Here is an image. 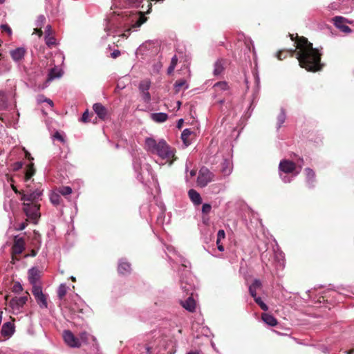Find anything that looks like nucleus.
Instances as JSON below:
<instances>
[{"mask_svg": "<svg viewBox=\"0 0 354 354\" xmlns=\"http://www.w3.org/2000/svg\"><path fill=\"white\" fill-rule=\"evenodd\" d=\"M26 50L24 47H19L10 51V55L15 62L22 60L25 56Z\"/></svg>", "mask_w": 354, "mask_h": 354, "instance_id": "13", "label": "nucleus"}, {"mask_svg": "<svg viewBox=\"0 0 354 354\" xmlns=\"http://www.w3.org/2000/svg\"><path fill=\"white\" fill-rule=\"evenodd\" d=\"M39 271L37 268H32L28 271V279L32 287L34 285H37V281L39 279Z\"/></svg>", "mask_w": 354, "mask_h": 354, "instance_id": "18", "label": "nucleus"}, {"mask_svg": "<svg viewBox=\"0 0 354 354\" xmlns=\"http://www.w3.org/2000/svg\"><path fill=\"white\" fill-rule=\"evenodd\" d=\"M255 302L261 307V308L264 310L267 311L268 310V306L263 301L261 298L260 297H257V294H255V296H252Z\"/></svg>", "mask_w": 354, "mask_h": 354, "instance_id": "34", "label": "nucleus"}, {"mask_svg": "<svg viewBox=\"0 0 354 354\" xmlns=\"http://www.w3.org/2000/svg\"><path fill=\"white\" fill-rule=\"evenodd\" d=\"M1 28L3 31L6 32L9 36L12 35V30L7 24L1 25Z\"/></svg>", "mask_w": 354, "mask_h": 354, "instance_id": "46", "label": "nucleus"}, {"mask_svg": "<svg viewBox=\"0 0 354 354\" xmlns=\"http://www.w3.org/2000/svg\"><path fill=\"white\" fill-rule=\"evenodd\" d=\"M212 209L211 205L208 203H204L202 207V212L203 214H209Z\"/></svg>", "mask_w": 354, "mask_h": 354, "instance_id": "44", "label": "nucleus"}, {"mask_svg": "<svg viewBox=\"0 0 354 354\" xmlns=\"http://www.w3.org/2000/svg\"><path fill=\"white\" fill-rule=\"evenodd\" d=\"M286 118V115L285 111L283 109H281V112L277 117V129H279L281 127L283 124L285 122Z\"/></svg>", "mask_w": 354, "mask_h": 354, "instance_id": "31", "label": "nucleus"}, {"mask_svg": "<svg viewBox=\"0 0 354 354\" xmlns=\"http://www.w3.org/2000/svg\"><path fill=\"white\" fill-rule=\"evenodd\" d=\"M297 58L301 67L308 71L321 69V53L313 47V44L305 37H299L297 41Z\"/></svg>", "mask_w": 354, "mask_h": 354, "instance_id": "1", "label": "nucleus"}, {"mask_svg": "<svg viewBox=\"0 0 354 354\" xmlns=\"http://www.w3.org/2000/svg\"><path fill=\"white\" fill-rule=\"evenodd\" d=\"M176 92H179L181 89L186 90L188 88L189 85L187 81L184 79L177 80L174 84Z\"/></svg>", "mask_w": 354, "mask_h": 354, "instance_id": "27", "label": "nucleus"}, {"mask_svg": "<svg viewBox=\"0 0 354 354\" xmlns=\"http://www.w3.org/2000/svg\"><path fill=\"white\" fill-rule=\"evenodd\" d=\"M150 118L157 123H162L167 121L168 115L163 112L154 113L150 115Z\"/></svg>", "mask_w": 354, "mask_h": 354, "instance_id": "17", "label": "nucleus"}, {"mask_svg": "<svg viewBox=\"0 0 354 354\" xmlns=\"http://www.w3.org/2000/svg\"><path fill=\"white\" fill-rule=\"evenodd\" d=\"M120 55V52L118 50H114L111 53V55L113 58H116Z\"/></svg>", "mask_w": 354, "mask_h": 354, "instance_id": "52", "label": "nucleus"}, {"mask_svg": "<svg viewBox=\"0 0 354 354\" xmlns=\"http://www.w3.org/2000/svg\"><path fill=\"white\" fill-rule=\"evenodd\" d=\"M148 8H148V10H147V13H149V12H150V11H151V3H148Z\"/></svg>", "mask_w": 354, "mask_h": 354, "instance_id": "63", "label": "nucleus"}, {"mask_svg": "<svg viewBox=\"0 0 354 354\" xmlns=\"http://www.w3.org/2000/svg\"><path fill=\"white\" fill-rule=\"evenodd\" d=\"M15 332V327L10 322H6L3 324L1 328V334L4 337H10Z\"/></svg>", "mask_w": 354, "mask_h": 354, "instance_id": "15", "label": "nucleus"}, {"mask_svg": "<svg viewBox=\"0 0 354 354\" xmlns=\"http://www.w3.org/2000/svg\"><path fill=\"white\" fill-rule=\"evenodd\" d=\"M279 173H284L286 174H294L296 166L295 164L288 160H283L280 162L279 165Z\"/></svg>", "mask_w": 354, "mask_h": 354, "instance_id": "10", "label": "nucleus"}, {"mask_svg": "<svg viewBox=\"0 0 354 354\" xmlns=\"http://www.w3.org/2000/svg\"><path fill=\"white\" fill-rule=\"evenodd\" d=\"M62 75V71L58 67L51 68L48 73V82L52 81L55 78H59Z\"/></svg>", "mask_w": 354, "mask_h": 354, "instance_id": "22", "label": "nucleus"}, {"mask_svg": "<svg viewBox=\"0 0 354 354\" xmlns=\"http://www.w3.org/2000/svg\"><path fill=\"white\" fill-rule=\"evenodd\" d=\"M57 191L62 196H68L72 193V189L68 186L59 187Z\"/></svg>", "mask_w": 354, "mask_h": 354, "instance_id": "35", "label": "nucleus"}, {"mask_svg": "<svg viewBox=\"0 0 354 354\" xmlns=\"http://www.w3.org/2000/svg\"><path fill=\"white\" fill-rule=\"evenodd\" d=\"M261 288V282L260 280L255 279L253 283L249 286V292L251 296H255L257 290Z\"/></svg>", "mask_w": 354, "mask_h": 354, "instance_id": "25", "label": "nucleus"}, {"mask_svg": "<svg viewBox=\"0 0 354 354\" xmlns=\"http://www.w3.org/2000/svg\"><path fill=\"white\" fill-rule=\"evenodd\" d=\"M93 111L97 115L99 118L104 120L107 115V110L102 104L95 103L93 106Z\"/></svg>", "mask_w": 354, "mask_h": 354, "instance_id": "14", "label": "nucleus"}, {"mask_svg": "<svg viewBox=\"0 0 354 354\" xmlns=\"http://www.w3.org/2000/svg\"><path fill=\"white\" fill-rule=\"evenodd\" d=\"M26 227V224L25 223H22L20 224L19 227H18L19 230H23Z\"/></svg>", "mask_w": 354, "mask_h": 354, "instance_id": "60", "label": "nucleus"}, {"mask_svg": "<svg viewBox=\"0 0 354 354\" xmlns=\"http://www.w3.org/2000/svg\"><path fill=\"white\" fill-rule=\"evenodd\" d=\"M181 288L186 293V295H190L185 300L181 301L180 304L182 306L189 312H194L196 308V302L192 297V286L191 284L183 285V282H181Z\"/></svg>", "mask_w": 354, "mask_h": 354, "instance_id": "4", "label": "nucleus"}, {"mask_svg": "<svg viewBox=\"0 0 354 354\" xmlns=\"http://www.w3.org/2000/svg\"><path fill=\"white\" fill-rule=\"evenodd\" d=\"M28 301V296L15 297L11 299L8 303L12 313L19 314L22 312L24 306Z\"/></svg>", "mask_w": 354, "mask_h": 354, "instance_id": "6", "label": "nucleus"}, {"mask_svg": "<svg viewBox=\"0 0 354 354\" xmlns=\"http://www.w3.org/2000/svg\"><path fill=\"white\" fill-rule=\"evenodd\" d=\"M306 176V182L310 187H314V183L315 181V174L314 171L310 168H306L305 169Z\"/></svg>", "mask_w": 354, "mask_h": 354, "instance_id": "19", "label": "nucleus"}, {"mask_svg": "<svg viewBox=\"0 0 354 354\" xmlns=\"http://www.w3.org/2000/svg\"><path fill=\"white\" fill-rule=\"evenodd\" d=\"M142 158H145L143 156H142L141 157H136L133 158V165L136 172H139L140 170L141 169V162Z\"/></svg>", "mask_w": 354, "mask_h": 354, "instance_id": "33", "label": "nucleus"}, {"mask_svg": "<svg viewBox=\"0 0 354 354\" xmlns=\"http://www.w3.org/2000/svg\"><path fill=\"white\" fill-rule=\"evenodd\" d=\"M48 33H50V35L52 34V28L50 25H48L46 28V35H47Z\"/></svg>", "mask_w": 354, "mask_h": 354, "instance_id": "54", "label": "nucleus"}, {"mask_svg": "<svg viewBox=\"0 0 354 354\" xmlns=\"http://www.w3.org/2000/svg\"><path fill=\"white\" fill-rule=\"evenodd\" d=\"M299 173V171H297L296 172H295L292 175V177H295ZM279 175H280V177L281 178V180H283V182H284L285 183H290L291 180H292V178H290V177H288L285 174H283L282 173H279Z\"/></svg>", "mask_w": 354, "mask_h": 354, "instance_id": "40", "label": "nucleus"}, {"mask_svg": "<svg viewBox=\"0 0 354 354\" xmlns=\"http://www.w3.org/2000/svg\"><path fill=\"white\" fill-rule=\"evenodd\" d=\"M147 18L144 12H139L133 15L131 20V26L128 30L137 31L138 29L147 21Z\"/></svg>", "mask_w": 354, "mask_h": 354, "instance_id": "8", "label": "nucleus"}, {"mask_svg": "<svg viewBox=\"0 0 354 354\" xmlns=\"http://www.w3.org/2000/svg\"><path fill=\"white\" fill-rule=\"evenodd\" d=\"M142 100L145 103H149L151 101V95L149 91L140 92Z\"/></svg>", "mask_w": 354, "mask_h": 354, "instance_id": "41", "label": "nucleus"}, {"mask_svg": "<svg viewBox=\"0 0 354 354\" xmlns=\"http://www.w3.org/2000/svg\"><path fill=\"white\" fill-rule=\"evenodd\" d=\"M35 32L39 35V36H41L42 35V31L40 29L35 28Z\"/></svg>", "mask_w": 354, "mask_h": 354, "instance_id": "61", "label": "nucleus"}, {"mask_svg": "<svg viewBox=\"0 0 354 354\" xmlns=\"http://www.w3.org/2000/svg\"><path fill=\"white\" fill-rule=\"evenodd\" d=\"M24 249V242L23 239H17L15 241L14 245L12 246V252L15 254H19L23 252Z\"/></svg>", "mask_w": 354, "mask_h": 354, "instance_id": "16", "label": "nucleus"}, {"mask_svg": "<svg viewBox=\"0 0 354 354\" xmlns=\"http://www.w3.org/2000/svg\"><path fill=\"white\" fill-rule=\"evenodd\" d=\"M129 6L133 7H140V4L142 3L144 0H126Z\"/></svg>", "mask_w": 354, "mask_h": 354, "instance_id": "43", "label": "nucleus"}, {"mask_svg": "<svg viewBox=\"0 0 354 354\" xmlns=\"http://www.w3.org/2000/svg\"><path fill=\"white\" fill-rule=\"evenodd\" d=\"M177 62H178V58H177L176 55H174L171 58L170 65L167 69V73L169 75H171L174 72L175 67L177 64Z\"/></svg>", "mask_w": 354, "mask_h": 354, "instance_id": "36", "label": "nucleus"}, {"mask_svg": "<svg viewBox=\"0 0 354 354\" xmlns=\"http://www.w3.org/2000/svg\"><path fill=\"white\" fill-rule=\"evenodd\" d=\"M214 175L207 167H203L198 172L197 178L198 185L204 187L214 180Z\"/></svg>", "mask_w": 354, "mask_h": 354, "instance_id": "5", "label": "nucleus"}, {"mask_svg": "<svg viewBox=\"0 0 354 354\" xmlns=\"http://www.w3.org/2000/svg\"><path fill=\"white\" fill-rule=\"evenodd\" d=\"M22 290V286L19 283H15L13 286V291L19 292Z\"/></svg>", "mask_w": 354, "mask_h": 354, "instance_id": "49", "label": "nucleus"}, {"mask_svg": "<svg viewBox=\"0 0 354 354\" xmlns=\"http://www.w3.org/2000/svg\"><path fill=\"white\" fill-rule=\"evenodd\" d=\"M45 97L44 95H39L37 97V100L39 102H45Z\"/></svg>", "mask_w": 354, "mask_h": 354, "instance_id": "58", "label": "nucleus"}, {"mask_svg": "<svg viewBox=\"0 0 354 354\" xmlns=\"http://www.w3.org/2000/svg\"><path fill=\"white\" fill-rule=\"evenodd\" d=\"M188 195L189 196V198L191 199V201L193 202V203L194 205H198L201 203L202 199H201V195L196 190L192 189H190L188 192Z\"/></svg>", "mask_w": 354, "mask_h": 354, "instance_id": "20", "label": "nucleus"}, {"mask_svg": "<svg viewBox=\"0 0 354 354\" xmlns=\"http://www.w3.org/2000/svg\"><path fill=\"white\" fill-rule=\"evenodd\" d=\"M214 87L216 90L225 91L228 88V85L226 82H219L216 83Z\"/></svg>", "mask_w": 354, "mask_h": 354, "instance_id": "39", "label": "nucleus"}, {"mask_svg": "<svg viewBox=\"0 0 354 354\" xmlns=\"http://www.w3.org/2000/svg\"><path fill=\"white\" fill-rule=\"evenodd\" d=\"M32 293L41 308H47L48 302L46 296L43 293L42 288L39 285H34L32 289Z\"/></svg>", "mask_w": 354, "mask_h": 354, "instance_id": "7", "label": "nucleus"}, {"mask_svg": "<svg viewBox=\"0 0 354 354\" xmlns=\"http://www.w3.org/2000/svg\"><path fill=\"white\" fill-rule=\"evenodd\" d=\"M345 18L340 16H336L333 19L334 25L339 29L342 32L345 33L351 32V29L349 26L344 24Z\"/></svg>", "mask_w": 354, "mask_h": 354, "instance_id": "12", "label": "nucleus"}, {"mask_svg": "<svg viewBox=\"0 0 354 354\" xmlns=\"http://www.w3.org/2000/svg\"><path fill=\"white\" fill-rule=\"evenodd\" d=\"M283 258H284V256H283V254L282 252H279V261H280V260H281V263H280L281 264H283Z\"/></svg>", "mask_w": 354, "mask_h": 354, "instance_id": "57", "label": "nucleus"}, {"mask_svg": "<svg viewBox=\"0 0 354 354\" xmlns=\"http://www.w3.org/2000/svg\"><path fill=\"white\" fill-rule=\"evenodd\" d=\"M191 164L190 162H186V166H185V171H186V173L188 172V169H189V165Z\"/></svg>", "mask_w": 354, "mask_h": 354, "instance_id": "62", "label": "nucleus"}, {"mask_svg": "<svg viewBox=\"0 0 354 354\" xmlns=\"http://www.w3.org/2000/svg\"><path fill=\"white\" fill-rule=\"evenodd\" d=\"M45 41L46 45L49 47H51L56 44L55 38L50 35V33H48V35L45 36Z\"/></svg>", "mask_w": 354, "mask_h": 354, "instance_id": "38", "label": "nucleus"}, {"mask_svg": "<svg viewBox=\"0 0 354 354\" xmlns=\"http://www.w3.org/2000/svg\"><path fill=\"white\" fill-rule=\"evenodd\" d=\"M46 18L44 15H39L35 22V25L37 28H41L45 23Z\"/></svg>", "mask_w": 354, "mask_h": 354, "instance_id": "42", "label": "nucleus"}, {"mask_svg": "<svg viewBox=\"0 0 354 354\" xmlns=\"http://www.w3.org/2000/svg\"><path fill=\"white\" fill-rule=\"evenodd\" d=\"M221 171L224 176H229L233 170V163L232 160V156L228 155L227 158H225L221 162Z\"/></svg>", "mask_w": 354, "mask_h": 354, "instance_id": "11", "label": "nucleus"}, {"mask_svg": "<svg viewBox=\"0 0 354 354\" xmlns=\"http://www.w3.org/2000/svg\"><path fill=\"white\" fill-rule=\"evenodd\" d=\"M63 338L65 343L70 347L79 348L81 346L80 339L75 337L71 331L66 330L63 332Z\"/></svg>", "mask_w": 354, "mask_h": 354, "instance_id": "9", "label": "nucleus"}, {"mask_svg": "<svg viewBox=\"0 0 354 354\" xmlns=\"http://www.w3.org/2000/svg\"><path fill=\"white\" fill-rule=\"evenodd\" d=\"M192 133V131L189 129H185L181 133V139L185 147H188L191 144L189 137Z\"/></svg>", "mask_w": 354, "mask_h": 354, "instance_id": "26", "label": "nucleus"}, {"mask_svg": "<svg viewBox=\"0 0 354 354\" xmlns=\"http://www.w3.org/2000/svg\"><path fill=\"white\" fill-rule=\"evenodd\" d=\"M225 61L223 59H218L214 64V75H219L224 69Z\"/></svg>", "mask_w": 354, "mask_h": 354, "instance_id": "24", "label": "nucleus"}, {"mask_svg": "<svg viewBox=\"0 0 354 354\" xmlns=\"http://www.w3.org/2000/svg\"><path fill=\"white\" fill-rule=\"evenodd\" d=\"M277 57L279 59V60H282L286 56H283V53L281 51H279V53H277Z\"/></svg>", "mask_w": 354, "mask_h": 354, "instance_id": "55", "label": "nucleus"}, {"mask_svg": "<svg viewBox=\"0 0 354 354\" xmlns=\"http://www.w3.org/2000/svg\"><path fill=\"white\" fill-rule=\"evenodd\" d=\"M216 245H217L218 250L220 252H223L224 251L223 245L221 243V242H218V240H216Z\"/></svg>", "mask_w": 354, "mask_h": 354, "instance_id": "53", "label": "nucleus"}, {"mask_svg": "<svg viewBox=\"0 0 354 354\" xmlns=\"http://www.w3.org/2000/svg\"><path fill=\"white\" fill-rule=\"evenodd\" d=\"M8 106V99L4 92L0 91V110H4Z\"/></svg>", "mask_w": 354, "mask_h": 354, "instance_id": "32", "label": "nucleus"}, {"mask_svg": "<svg viewBox=\"0 0 354 354\" xmlns=\"http://www.w3.org/2000/svg\"><path fill=\"white\" fill-rule=\"evenodd\" d=\"M196 175V171L192 169L189 171V175H186V180L188 181L190 178H193Z\"/></svg>", "mask_w": 354, "mask_h": 354, "instance_id": "50", "label": "nucleus"}, {"mask_svg": "<svg viewBox=\"0 0 354 354\" xmlns=\"http://www.w3.org/2000/svg\"><path fill=\"white\" fill-rule=\"evenodd\" d=\"M54 138L61 142H64V138L63 136L58 132H56L55 134H54Z\"/></svg>", "mask_w": 354, "mask_h": 354, "instance_id": "51", "label": "nucleus"}, {"mask_svg": "<svg viewBox=\"0 0 354 354\" xmlns=\"http://www.w3.org/2000/svg\"><path fill=\"white\" fill-rule=\"evenodd\" d=\"M261 319L268 326H275L277 324V320L268 313H262Z\"/></svg>", "mask_w": 354, "mask_h": 354, "instance_id": "21", "label": "nucleus"}, {"mask_svg": "<svg viewBox=\"0 0 354 354\" xmlns=\"http://www.w3.org/2000/svg\"><path fill=\"white\" fill-rule=\"evenodd\" d=\"M35 169L33 167V164L30 163L27 166V169L25 173V182L28 183L31 177L35 174Z\"/></svg>", "mask_w": 354, "mask_h": 354, "instance_id": "28", "label": "nucleus"}, {"mask_svg": "<svg viewBox=\"0 0 354 354\" xmlns=\"http://www.w3.org/2000/svg\"><path fill=\"white\" fill-rule=\"evenodd\" d=\"M253 75H254V78L255 84H256L257 87L259 88V84H260L259 76L257 72H254Z\"/></svg>", "mask_w": 354, "mask_h": 354, "instance_id": "48", "label": "nucleus"}, {"mask_svg": "<svg viewBox=\"0 0 354 354\" xmlns=\"http://www.w3.org/2000/svg\"><path fill=\"white\" fill-rule=\"evenodd\" d=\"M89 113L88 111L86 110L84 112V113L82 114V118H81V121L83 122H88L89 121Z\"/></svg>", "mask_w": 354, "mask_h": 354, "instance_id": "47", "label": "nucleus"}, {"mask_svg": "<svg viewBox=\"0 0 354 354\" xmlns=\"http://www.w3.org/2000/svg\"><path fill=\"white\" fill-rule=\"evenodd\" d=\"M44 100H45V102L48 103L50 106H53V102L50 99L45 98Z\"/></svg>", "mask_w": 354, "mask_h": 354, "instance_id": "59", "label": "nucleus"}, {"mask_svg": "<svg viewBox=\"0 0 354 354\" xmlns=\"http://www.w3.org/2000/svg\"><path fill=\"white\" fill-rule=\"evenodd\" d=\"M67 287L65 284H61L57 290V296L62 299L66 294Z\"/></svg>", "mask_w": 354, "mask_h": 354, "instance_id": "37", "label": "nucleus"}, {"mask_svg": "<svg viewBox=\"0 0 354 354\" xmlns=\"http://www.w3.org/2000/svg\"><path fill=\"white\" fill-rule=\"evenodd\" d=\"M131 266L129 263L120 260L118 264V272L120 274H124L130 272Z\"/></svg>", "mask_w": 354, "mask_h": 354, "instance_id": "23", "label": "nucleus"}, {"mask_svg": "<svg viewBox=\"0 0 354 354\" xmlns=\"http://www.w3.org/2000/svg\"><path fill=\"white\" fill-rule=\"evenodd\" d=\"M225 237V232L223 230H219L217 233V238L216 240H218V242H221L222 240H223Z\"/></svg>", "mask_w": 354, "mask_h": 354, "instance_id": "45", "label": "nucleus"}, {"mask_svg": "<svg viewBox=\"0 0 354 354\" xmlns=\"http://www.w3.org/2000/svg\"><path fill=\"white\" fill-rule=\"evenodd\" d=\"M50 201L54 205H58L60 204L61 196L57 190L50 194Z\"/></svg>", "mask_w": 354, "mask_h": 354, "instance_id": "29", "label": "nucleus"}, {"mask_svg": "<svg viewBox=\"0 0 354 354\" xmlns=\"http://www.w3.org/2000/svg\"><path fill=\"white\" fill-rule=\"evenodd\" d=\"M24 150L25 151V156H26V158H28V160H33V158L31 157L30 153L28 151H26L25 149H24Z\"/></svg>", "mask_w": 354, "mask_h": 354, "instance_id": "56", "label": "nucleus"}, {"mask_svg": "<svg viewBox=\"0 0 354 354\" xmlns=\"http://www.w3.org/2000/svg\"><path fill=\"white\" fill-rule=\"evenodd\" d=\"M44 189L39 187L32 188L27 185L26 188L19 192L20 200L23 202V210L28 218L36 223L40 217L39 201L41 200Z\"/></svg>", "mask_w": 354, "mask_h": 354, "instance_id": "2", "label": "nucleus"}, {"mask_svg": "<svg viewBox=\"0 0 354 354\" xmlns=\"http://www.w3.org/2000/svg\"><path fill=\"white\" fill-rule=\"evenodd\" d=\"M151 86V82L149 80H144L141 81L139 84V91L140 92H146L149 91Z\"/></svg>", "mask_w": 354, "mask_h": 354, "instance_id": "30", "label": "nucleus"}, {"mask_svg": "<svg viewBox=\"0 0 354 354\" xmlns=\"http://www.w3.org/2000/svg\"><path fill=\"white\" fill-rule=\"evenodd\" d=\"M180 262L182 263L183 266H185V268L187 267V266L185 264L186 263V261L185 259H182L180 260Z\"/></svg>", "mask_w": 354, "mask_h": 354, "instance_id": "64", "label": "nucleus"}, {"mask_svg": "<svg viewBox=\"0 0 354 354\" xmlns=\"http://www.w3.org/2000/svg\"><path fill=\"white\" fill-rule=\"evenodd\" d=\"M145 148L148 152L157 155L169 165H171L176 159V149L169 146L163 139L157 141L153 138H147L145 141Z\"/></svg>", "mask_w": 354, "mask_h": 354, "instance_id": "3", "label": "nucleus"}]
</instances>
